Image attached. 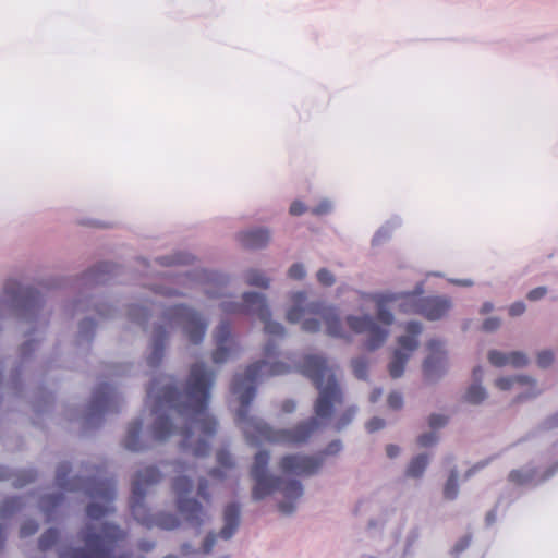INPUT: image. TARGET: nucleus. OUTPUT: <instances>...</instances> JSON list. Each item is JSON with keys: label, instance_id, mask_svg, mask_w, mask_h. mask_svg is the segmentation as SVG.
Returning <instances> with one entry per match:
<instances>
[{"label": "nucleus", "instance_id": "nucleus-63", "mask_svg": "<svg viewBox=\"0 0 558 558\" xmlns=\"http://www.w3.org/2000/svg\"><path fill=\"white\" fill-rule=\"evenodd\" d=\"M109 267L110 266L108 264H104V265H100L97 270L98 271H102V272H107V271H109L108 270Z\"/></svg>", "mask_w": 558, "mask_h": 558}, {"label": "nucleus", "instance_id": "nucleus-27", "mask_svg": "<svg viewBox=\"0 0 558 558\" xmlns=\"http://www.w3.org/2000/svg\"><path fill=\"white\" fill-rule=\"evenodd\" d=\"M514 384L519 385H532L534 381L527 377L514 376V377H500L496 380V386L501 390L510 389Z\"/></svg>", "mask_w": 558, "mask_h": 558}, {"label": "nucleus", "instance_id": "nucleus-4", "mask_svg": "<svg viewBox=\"0 0 558 558\" xmlns=\"http://www.w3.org/2000/svg\"><path fill=\"white\" fill-rule=\"evenodd\" d=\"M423 299V289L417 287L414 291L404 293H386L376 298L377 319L384 325L379 326L374 318L369 316H348L347 324L351 330L356 333L367 336L365 349L373 351L384 344L388 336V329L392 322V313L386 308L388 304H396L400 312L404 314H418L421 301Z\"/></svg>", "mask_w": 558, "mask_h": 558}, {"label": "nucleus", "instance_id": "nucleus-64", "mask_svg": "<svg viewBox=\"0 0 558 558\" xmlns=\"http://www.w3.org/2000/svg\"><path fill=\"white\" fill-rule=\"evenodd\" d=\"M493 308V305L490 303H486L483 305V312L487 313Z\"/></svg>", "mask_w": 558, "mask_h": 558}, {"label": "nucleus", "instance_id": "nucleus-41", "mask_svg": "<svg viewBox=\"0 0 558 558\" xmlns=\"http://www.w3.org/2000/svg\"><path fill=\"white\" fill-rule=\"evenodd\" d=\"M197 495L208 505L210 502V494L208 492V482L202 478L198 482Z\"/></svg>", "mask_w": 558, "mask_h": 558}, {"label": "nucleus", "instance_id": "nucleus-45", "mask_svg": "<svg viewBox=\"0 0 558 558\" xmlns=\"http://www.w3.org/2000/svg\"><path fill=\"white\" fill-rule=\"evenodd\" d=\"M546 293H547V289L545 287H537L535 289H532L527 293L526 298L529 301L534 302V301H538L542 298H544L546 295Z\"/></svg>", "mask_w": 558, "mask_h": 558}, {"label": "nucleus", "instance_id": "nucleus-40", "mask_svg": "<svg viewBox=\"0 0 558 558\" xmlns=\"http://www.w3.org/2000/svg\"><path fill=\"white\" fill-rule=\"evenodd\" d=\"M305 268L302 264H293L289 269V277L291 279L301 280L305 277Z\"/></svg>", "mask_w": 558, "mask_h": 558}, {"label": "nucleus", "instance_id": "nucleus-38", "mask_svg": "<svg viewBox=\"0 0 558 558\" xmlns=\"http://www.w3.org/2000/svg\"><path fill=\"white\" fill-rule=\"evenodd\" d=\"M387 402L390 409L399 410L403 405L402 395L398 391H393L388 396Z\"/></svg>", "mask_w": 558, "mask_h": 558}, {"label": "nucleus", "instance_id": "nucleus-51", "mask_svg": "<svg viewBox=\"0 0 558 558\" xmlns=\"http://www.w3.org/2000/svg\"><path fill=\"white\" fill-rule=\"evenodd\" d=\"M487 464H488V461H483V462H478V463L474 464L472 468H470L465 472V477L466 478L471 477L475 472H477L480 469L485 468Z\"/></svg>", "mask_w": 558, "mask_h": 558}, {"label": "nucleus", "instance_id": "nucleus-11", "mask_svg": "<svg viewBox=\"0 0 558 558\" xmlns=\"http://www.w3.org/2000/svg\"><path fill=\"white\" fill-rule=\"evenodd\" d=\"M163 318L170 327H182L192 343L197 344L204 339L207 323L194 310L185 305L171 306L165 311Z\"/></svg>", "mask_w": 558, "mask_h": 558}, {"label": "nucleus", "instance_id": "nucleus-7", "mask_svg": "<svg viewBox=\"0 0 558 558\" xmlns=\"http://www.w3.org/2000/svg\"><path fill=\"white\" fill-rule=\"evenodd\" d=\"M161 477V472L155 466H147L136 473L132 483L131 512L137 522L149 529L156 526L162 530H174L180 525L174 514L165 512L150 514L144 505L147 488L157 484Z\"/></svg>", "mask_w": 558, "mask_h": 558}, {"label": "nucleus", "instance_id": "nucleus-62", "mask_svg": "<svg viewBox=\"0 0 558 558\" xmlns=\"http://www.w3.org/2000/svg\"><path fill=\"white\" fill-rule=\"evenodd\" d=\"M380 395H381V391H380V390H378V391H374V392L372 393V397H371L372 402H376V401H377V399L380 397Z\"/></svg>", "mask_w": 558, "mask_h": 558}, {"label": "nucleus", "instance_id": "nucleus-46", "mask_svg": "<svg viewBox=\"0 0 558 558\" xmlns=\"http://www.w3.org/2000/svg\"><path fill=\"white\" fill-rule=\"evenodd\" d=\"M385 426V421L380 417H373L372 420H369L366 424V429L369 432V433H374V432H377L379 429H381L383 427Z\"/></svg>", "mask_w": 558, "mask_h": 558}, {"label": "nucleus", "instance_id": "nucleus-14", "mask_svg": "<svg viewBox=\"0 0 558 558\" xmlns=\"http://www.w3.org/2000/svg\"><path fill=\"white\" fill-rule=\"evenodd\" d=\"M216 349L213 352V361L221 364L239 353V345L231 335V327L222 322L215 331Z\"/></svg>", "mask_w": 558, "mask_h": 558}, {"label": "nucleus", "instance_id": "nucleus-50", "mask_svg": "<svg viewBox=\"0 0 558 558\" xmlns=\"http://www.w3.org/2000/svg\"><path fill=\"white\" fill-rule=\"evenodd\" d=\"M470 542H471L470 536L463 537L456 544L454 551L460 553V551L464 550L470 545Z\"/></svg>", "mask_w": 558, "mask_h": 558}, {"label": "nucleus", "instance_id": "nucleus-1", "mask_svg": "<svg viewBox=\"0 0 558 558\" xmlns=\"http://www.w3.org/2000/svg\"><path fill=\"white\" fill-rule=\"evenodd\" d=\"M275 354L276 345L268 342L264 349L265 359L251 364L243 374L234 376L231 391L240 402L236 424L251 445L270 442L299 447L306 444L332 417L336 407L341 405L344 401V392L333 366L329 365L322 355L307 354L303 356L298 367L300 373L307 377L318 390V397L314 402L315 417L301 422L292 428H272L263 420L250 415L248 409L255 398L258 379L287 374L290 371L289 365L270 361Z\"/></svg>", "mask_w": 558, "mask_h": 558}, {"label": "nucleus", "instance_id": "nucleus-5", "mask_svg": "<svg viewBox=\"0 0 558 558\" xmlns=\"http://www.w3.org/2000/svg\"><path fill=\"white\" fill-rule=\"evenodd\" d=\"M292 305L288 308L286 318L289 323H302V330L317 332L322 322L326 325V332L336 338H343V327L335 307L327 306L323 301H308L303 291L290 295Z\"/></svg>", "mask_w": 558, "mask_h": 558}, {"label": "nucleus", "instance_id": "nucleus-58", "mask_svg": "<svg viewBox=\"0 0 558 558\" xmlns=\"http://www.w3.org/2000/svg\"><path fill=\"white\" fill-rule=\"evenodd\" d=\"M210 476L214 477V478H222L223 474H222L220 469H213L210 471Z\"/></svg>", "mask_w": 558, "mask_h": 558}, {"label": "nucleus", "instance_id": "nucleus-24", "mask_svg": "<svg viewBox=\"0 0 558 558\" xmlns=\"http://www.w3.org/2000/svg\"><path fill=\"white\" fill-rule=\"evenodd\" d=\"M12 284L17 286L16 290L11 287L9 283L7 287V292L16 301H21L24 306L29 305L31 301L34 298V291L31 289H22L17 283L13 282Z\"/></svg>", "mask_w": 558, "mask_h": 558}, {"label": "nucleus", "instance_id": "nucleus-26", "mask_svg": "<svg viewBox=\"0 0 558 558\" xmlns=\"http://www.w3.org/2000/svg\"><path fill=\"white\" fill-rule=\"evenodd\" d=\"M458 493H459L458 473L456 470H452L445 486H444V497L448 500H453L457 498Z\"/></svg>", "mask_w": 558, "mask_h": 558}, {"label": "nucleus", "instance_id": "nucleus-60", "mask_svg": "<svg viewBox=\"0 0 558 558\" xmlns=\"http://www.w3.org/2000/svg\"><path fill=\"white\" fill-rule=\"evenodd\" d=\"M10 478V474L5 468L0 466V480Z\"/></svg>", "mask_w": 558, "mask_h": 558}, {"label": "nucleus", "instance_id": "nucleus-8", "mask_svg": "<svg viewBox=\"0 0 558 558\" xmlns=\"http://www.w3.org/2000/svg\"><path fill=\"white\" fill-rule=\"evenodd\" d=\"M221 307L228 313H242L256 315L260 322L265 324L264 330L267 335L283 337L286 333L284 327L270 319V311L266 303L265 296L256 292H247L243 295V303H228L223 302Z\"/></svg>", "mask_w": 558, "mask_h": 558}, {"label": "nucleus", "instance_id": "nucleus-19", "mask_svg": "<svg viewBox=\"0 0 558 558\" xmlns=\"http://www.w3.org/2000/svg\"><path fill=\"white\" fill-rule=\"evenodd\" d=\"M114 399L116 392L110 385H99L93 396V408L99 412L108 411Z\"/></svg>", "mask_w": 558, "mask_h": 558}, {"label": "nucleus", "instance_id": "nucleus-48", "mask_svg": "<svg viewBox=\"0 0 558 558\" xmlns=\"http://www.w3.org/2000/svg\"><path fill=\"white\" fill-rule=\"evenodd\" d=\"M525 312V304L523 302H515L510 305L509 314L510 316H520Z\"/></svg>", "mask_w": 558, "mask_h": 558}, {"label": "nucleus", "instance_id": "nucleus-52", "mask_svg": "<svg viewBox=\"0 0 558 558\" xmlns=\"http://www.w3.org/2000/svg\"><path fill=\"white\" fill-rule=\"evenodd\" d=\"M95 325H96L95 322L92 320V319H86V320L82 322V324H81V332L85 333L88 330H94L95 329Z\"/></svg>", "mask_w": 558, "mask_h": 558}, {"label": "nucleus", "instance_id": "nucleus-35", "mask_svg": "<svg viewBox=\"0 0 558 558\" xmlns=\"http://www.w3.org/2000/svg\"><path fill=\"white\" fill-rule=\"evenodd\" d=\"M317 280L325 287H330L335 283V277L327 268H322L317 271Z\"/></svg>", "mask_w": 558, "mask_h": 558}, {"label": "nucleus", "instance_id": "nucleus-53", "mask_svg": "<svg viewBox=\"0 0 558 558\" xmlns=\"http://www.w3.org/2000/svg\"><path fill=\"white\" fill-rule=\"evenodd\" d=\"M400 452V448L397 445H388L386 447V453L387 456L392 459L396 458Z\"/></svg>", "mask_w": 558, "mask_h": 558}, {"label": "nucleus", "instance_id": "nucleus-44", "mask_svg": "<svg viewBox=\"0 0 558 558\" xmlns=\"http://www.w3.org/2000/svg\"><path fill=\"white\" fill-rule=\"evenodd\" d=\"M437 436L435 433H426L417 438V442L421 447H429L437 442Z\"/></svg>", "mask_w": 558, "mask_h": 558}, {"label": "nucleus", "instance_id": "nucleus-42", "mask_svg": "<svg viewBox=\"0 0 558 558\" xmlns=\"http://www.w3.org/2000/svg\"><path fill=\"white\" fill-rule=\"evenodd\" d=\"M447 422L448 417L441 414H432L428 420V424L433 429L445 426Z\"/></svg>", "mask_w": 558, "mask_h": 558}, {"label": "nucleus", "instance_id": "nucleus-54", "mask_svg": "<svg viewBox=\"0 0 558 558\" xmlns=\"http://www.w3.org/2000/svg\"><path fill=\"white\" fill-rule=\"evenodd\" d=\"M281 410L286 413H291L295 410V402L292 400H287L282 403Z\"/></svg>", "mask_w": 558, "mask_h": 558}, {"label": "nucleus", "instance_id": "nucleus-55", "mask_svg": "<svg viewBox=\"0 0 558 558\" xmlns=\"http://www.w3.org/2000/svg\"><path fill=\"white\" fill-rule=\"evenodd\" d=\"M155 544L154 542H150V541H142L140 544H138V547L141 550L143 551H150L153 548H154Z\"/></svg>", "mask_w": 558, "mask_h": 558}, {"label": "nucleus", "instance_id": "nucleus-6", "mask_svg": "<svg viewBox=\"0 0 558 558\" xmlns=\"http://www.w3.org/2000/svg\"><path fill=\"white\" fill-rule=\"evenodd\" d=\"M269 452L259 451L254 457V462L251 468V476L255 481L252 490V497L255 500H260L274 492H280L284 500L278 504L279 511L283 514H290L295 509V501L302 496V484L296 480L283 481L267 474V466L269 462Z\"/></svg>", "mask_w": 558, "mask_h": 558}, {"label": "nucleus", "instance_id": "nucleus-17", "mask_svg": "<svg viewBox=\"0 0 558 558\" xmlns=\"http://www.w3.org/2000/svg\"><path fill=\"white\" fill-rule=\"evenodd\" d=\"M238 239L243 247L257 250L268 244L270 234L267 229L257 228L239 233Z\"/></svg>", "mask_w": 558, "mask_h": 558}, {"label": "nucleus", "instance_id": "nucleus-37", "mask_svg": "<svg viewBox=\"0 0 558 558\" xmlns=\"http://www.w3.org/2000/svg\"><path fill=\"white\" fill-rule=\"evenodd\" d=\"M38 531V524L34 520L25 521L20 530L21 537H27L35 534Z\"/></svg>", "mask_w": 558, "mask_h": 558}, {"label": "nucleus", "instance_id": "nucleus-31", "mask_svg": "<svg viewBox=\"0 0 558 558\" xmlns=\"http://www.w3.org/2000/svg\"><path fill=\"white\" fill-rule=\"evenodd\" d=\"M355 413L356 409L354 407L345 409L336 420L335 428L337 430H341L342 428H344L353 420Z\"/></svg>", "mask_w": 558, "mask_h": 558}, {"label": "nucleus", "instance_id": "nucleus-12", "mask_svg": "<svg viewBox=\"0 0 558 558\" xmlns=\"http://www.w3.org/2000/svg\"><path fill=\"white\" fill-rule=\"evenodd\" d=\"M407 335L399 337V348L395 350L388 369L392 378H399L404 372L410 355L417 349V337L422 331V325L417 322H410L405 325Z\"/></svg>", "mask_w": 558, "mask_h": 558}, {"label": "nucleus", "instance_id": "nucleus-47", "mask_svg": "<svg viewBox=\"0 0 558 558\" xmlns=\"http://www.w3.org/2000/svg\"><path fill=\"white\" fill-rule=\"evenodd\" d=\"M290 214L293 216H300L306 211L305 205L300 201H294L289 209Z\"/></svg>", "mask_w": 558, "mask_h": 558}, {"label": "nucleus", "instance_id": "nucleus-25", "mask_svg": "<svg viewBox=\"0 0 558 558\" xmlns=\"http://www.w3.org/2000/svg\"><path fill=\"white\" fill-rule=\"evenodd\" d=\"M487 397L486 390L480 384H473L465 392L464 399L472 404H478Z\"/></svg>", "mask_w": 558, "mask_h": 558}, {"label": "nucleus", "instance_id": "nucleus-29", "mask_svg": "<svg viewBox=\"0 0 558 558\" xmlns=\"http://www.w3.org/2000/svg\"><path fill=\"white\" fill-rule=\"evenodd\" d=\"M59 539V532L56 529H48L39 538L41 550L50 549Z\"/></svg>", "mask_w": 558, "mask_h": 558}, {"label": "nucleus", "instance_id": "nucleus-32", "mask_svg": "<svg viewBox=\"0 0 558 558\" xmlns=\"http://www.w3.org/2000/svg\"><path fill=\"white\" fill-rule=\"evenodd\" d=\"M35 477H36V473L32 470L21 471L19 474L15 475L13 485L15 487H22L25 484L33 482L35 480Z\"/></svg>", "mask_w": 558, "mask_h": 558}, {"label": "nucleus", "instance_id": "nucleus-28", "mask_svg": "<svg viewBox=\"0 0 558 558\" xmlns=\"http://www.w3.org/2000/svg\"><path fill=\"white\" fill-rule=\"evenodd\" d=\"M246 283L250 286L267 288L269 284V279L260 271L251 269L246 272L245 276Z\"/></svg>", "mask_w": 558, "mask_h": 558}, {"label": "nucleus", "instance_id": "nucleus-20", "mask_svg": "<svg viewBox=\"0 0 558 558\" xmlns=\"http://www.w3.org/2000/svg\"><path fill=\"white\" fill-rule=\"evenodd\" d=\"M141 432H142V422L141 421H134L129 425L126 435H125V438L123 441V445L128 450L141 451L147 447L140 439Z\"/></svg>", "mask_w": 558, "mask_h": 558}, {"label": "nucleus", "instance_id": "nucleus-2", "mask_svg": "<svg viewBox=\"0 0 558 558\" xmlns=\"http://www.w3.org/2000/svg\"><path fill=\"white\" fill-rule=\"evenodd\" d=\"M170 380L168 377L155 379L147 389L155 416L151 437L155 441H165L179 433L183 437V449L191 448L195 457L207 456V438L216 433L218 425L208 412L215 374L205 364L195 363L183 389L171 385Z\"/></svg>", "mask_w": 558, "mask_h": 558}, {"label": "nucleus", "instance_id": "nucleus-61", "mask_svg": "<svg viewBox=\"0 0 558 558\" xmlns=\"http://www.w3.org/2000/svg\"><path fill=\"white\" fill-rule=\"evenodd\" d=\"M206 294L209 296V298H218L221 295L220 292H216V291H211L209 289L206 290Z\"/></svg>", "mask_w": 558, "mask_h": 558}, {"label": "nucleus", "instance_id": "nucleus-3", "mask_svg": "<svg viewBox=\"0 0 558 558\" xmlns=\"http://www.w3.org/2000/svg\"><path fill=\"white\" fill-rule=\"evenodd\" d=\"M71 468L68 463L58 466L56 482L65 492L83 490L92 502L86 508V514L92 522L80 532L84 548H66L59 558H116V549L126 538V533L119 526L110 523H96L104 517L113 512L116 485L109 478L75 476L70 478Z\"/></svg>", "mask_w": 558, "mask_h": 558}, {"label": "nucleus", "instance_id": "nucleus-34", "mask_svg": "<svg viewBox=\"0 0 558 558\" xmlns=\"http://www.w3.org/2000/svg\"><path fill=\"white\" fill-rule=\"evenodd\" d=\"M351 365H352L353 373L357 378L364 379L366 377L367 362L364 359H362V357L354 359L352 361Z\"/></svg>", "mask_w": 558, "mask_h": 558}, {"label": "nucleus", "instance_id": "nucleus-16", "mask_svg": "<svg viewBox=\"0 0 558 558\" xmlns=\"http://www.w3.org/2000/svg\"><path fill=\"white\" fill-rule=\"evenodd\" d=\"M450 308V302L445 298L424 296L421 301L420 315L428 320L444 317Z\"/></svg>", "mask_w": 558, "mask_h": 558}, {"label": "nucleus", "instance_id": "nucleus-18", "mask_svg": "<svg viewBox=\"0 0 558 558\" xmlns=\"http://www.w3.org/2000/svg\"><path fill=\"white\" fill-rule=\"evenodd\" d=\"M488 361L496 367L512 365L514 367H522L527 364V357L524 353L514 351L508 354L497 350H492L488 353Z\"/></svg>", "mask_w": 558, "mask_h": 558}, {"label": "nucleus", "instance_id": "nucleus-36", "mask_svg": "<svg viewBox=\"0 0 558 558\" xmlns=\"http://www.w3.org/2000/svg\"><path fill=\"white\" fill-rule=\"evenodd\" d=\"M531 477H532V475L525 474L521 470H512L508 476L510 482L518 484V485L525 484L527 481L531 480Z\"/></svg>", "mask_w": 558, "mask_h": 558}, {"label": "nucleus", "instance_id": "nucleus-21", "mask_svg": "<svg viewBox=\"0 0 558 558\" xmlns=\"http://www.w3.org/2000/svg\"><path fill=\"white\" fill-rule=\"evenodd\" d=\"M166 331L163 327H158L155 332L153 351L148 356L147 361L150 366H157L162 357L165 352V340H166Z\"/></svg>", "mask_w": 558, "mask_h": 558}, {"label": "nucleus", "instance_id": "nucleus-10", "mask_svg": "<svg viewBox=\"0 0 558 558\" xmlns=\"http://www.w3.org/2000/svg\"><path fill=\"white\" fill-rule=\"evenodd\" d=\"M177 497V508L184 519L194 527H201L207 518L204 506L187 496L193 492V482L184 475L177 476L172 483Z\"/></svg>", "mask_w": 558, "mask_h": 558}, {"label": "nucleus", "instance_id": "nucleus-49", "mask_svg": "<svg viewBox=\"0 0 558 558\" xmlns=\"http://www.w3.org/2000/svg\"><path fill=\"white\" fill-rule=\"evenodd\" d=\"M499 324L500 322L498 318L490 317L484 320L483 329L485 331H494L499 327Z\"/></svg>", "mask_w": 558, "mask_h": 558}, {"label": "nucleus", "instance_id": "nucleus-30", "mask_svg": "<svg viewBox=\"0 0 558 558\" xmlns=\"http://www.w3.org/2000/svg\"><path fill=\"white\" fill-rule=\"evenodd\" d=\"M23 507L22 498L20 497H11L8 498L2 507H1V515L7 517L12 514L13 512L20 510Z\"/></svg>", "mask_w": 558, "mask_h": 558}, {"label": "nucleus", "instance_id": "nucleus-59", "mask_svg": "<svg viewBox=\"0 0 558 558\" xmlns=\"http://www.w3.org/2000/svg\"><path fill=\"white\" fill-rule=\"evenodd\" d=\"M482 373H483L482 367H480V366L475 367L473 369V377H474V379L475 380H480L481 377H482Z\"/></svg>", "mask_w": 558, "mask_h": 558}, {"label": "nucleus", "instance_id": "nucleus-56", "mask_svg": "<svg viewBox=\"0 0 558 558\" xmlns=\"http://www.w3.org/2000/svg\"><path fill=\"white\" fill-rule=\"evenodd\" d=\"M33 347H34V343L33 342H25L23 345H22V354L23 355H26L28 354L31 351H33Z\"/></svg>", "mask_w": 558, "mask_h": 558}, {"label": "nucleus", "instance_id": "nucleus-33", "mask_svg": "<svg viewBox=\"0 0 558 558\" xmlns=\"http://www.w3.org/2000/svg\"><path fill=\"white\" fill-rule=\"evenodd\" d=\"M217 463L223 469H232L234 466V461L232 459L231 453L227 449H220L217 452Z\"/></svg>", "mask_w": 558, "mask_h": 558}, {"label": "nucleus", "instance_id": "nucleus-57", "mask_svg": "<svg viewBox=\"0 0 558 558\" xmlns=\"http://www.w3.org/2000/svg\"><path fill=\"white\" fill-rule=\"evenodd\" d=\"M548 427H556L558 426V413L551 417H549L546 422Z\"/></svg>", "mask_w": 558, "mask_h": 558}, {"label": "nucleus", "instance_id": "nucleus-39", "mask_svg": "<svg viewBox=\"0 0 558 558\" xmlns=\"http://www.w3.org/2000/svg\"><path fill=\"white\" fill-rule=\"evenodd\" d=\"M554 361V354L551 351L545 350L538 353L537 364L539 367H548Z\"/></svg>", "mask_w": 558, "mask_h": 558}, {"label": "nucleus", "instance_id": "nucleus-22", "mask_svg": "<svg viewBox=\"0 0 558 558\" xmlns=\"http://www.w3.org/2000/svg\"><path fill=\"white\" fill-rule=\"evenodd\" d=\"M428 462L429 458L427 454H418L414 457L405 470V475L412 478H420L427 468Z\"/></svg>", "mask_w": 558, "mask_h": 558}, {"label": "nucleus", "instance_id": "nucleus-15", "mask_svg": "<svg viewBox=\"0 0 558 558\" xmlns=\"http://www.w3.org/2000/svg\"><path fill=\"white\" fill-rule=\"evenodd\" d=\"M240 523V507L238 504H230L223 511V527L219 533L222 539H229L233 536ZM218 535L209 533L203 544V553L208 554L213 549Z\"/></svg>", "mask_w": 558, "mask_h": 558}, {"label": "nucleus", "instance_id": "nucleus-43", "mask_svg": "<svg viewBox=\"0 0 558 558\" xmlns=\"http://www.w3.org/2000/svg\"><path fill=\"white\" fill-rule=\"evenodd\" d=\"M331 207V203L327 199H324L317 206L313 207L311 211L314 215L322 216L330 213Z\"/></svg>", "mask_w": 558, "mask_h": 558}, {"label": "nucleus", "instance_id": "nucleus-23", "mask_svg": "<svg viewBox=\"0 0 558 558\" xmlns=\"http://www.w3.org/2000/svg\"><path fill=\"white\" fill-rule=\"evenodd\" d=\"M64 501L62 494L57 495H45L40 498V508L47 515V519H51L52 512L58 509Z\"/></svg>", "mask_w": 558, "mask_h": 558}, {"label": "nucleus", "instance_id": "nucleus-9", "mask_svg": "<svg viewBox=\"0 0 558 558\" xmlns=\"http://www.w3.org/2000/svg\"><path fill=\"white\" fill-rule=\"evenodd\" d=\"M339 440L331 441L325 451L317 456L306 454H286L279 462V468L284 474H293L298 476H311L318 472L324 462V456L336 454L341 450Z\"/></svg>", "mask_w": 558, "mask_h": 558}, {"label": "nucleus", "instance_id": "nucleus-13", "mask_svg": "<svg viewBox=\"0 0 558 558\" xmlns=\"http://www.w3.org/2000/svg\"><path fill=\"white\" fill-rule=\"evenodd\" d=\"M428 355L423 363V375L426 380L439 379L448 368L447 352L439 340H430L427 343Z\"/></svg>", "mask_w": 558, "mask_h": 558}]
</instances>
